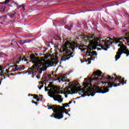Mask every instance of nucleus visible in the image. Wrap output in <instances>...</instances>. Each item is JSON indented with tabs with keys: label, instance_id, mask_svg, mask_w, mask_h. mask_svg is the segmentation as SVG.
Here are the masks:
<instances>
[{
	"label": "nucleus",
	"instance_id": "obj_1",
	"mask_svg": "<svg viewBox=\"0 0 129 129\" xmlns=\"http://www.w3.org/2000/svg\"><path fill=\"white\" fill-rule=\"evenodd\" d=\"M101 74H102V72L98 70L93 73L91 77H89L88 79H87V78L85 79V81H87V80L89 81L86 83H84L83 84L84 87L82 90L85 92L82 96L85 97V96H90V95L91 96H94V95H95V93H97L96 92L97 91V89H96L95 86L97 87H99L96 85H92V83L95 82V81H98L97 84L99 85V84L101 83V82L99 81V80H101L99 79V78L102 77Z\"/></svg>",
	"mask_w": 129,
	"mask_h": 129
},
{
	"label": "nucleus",
	"instance_id": "obj_2",
	"mask_svg": "<svg viewBox=\"0 0 129 129\" xmlns=\"http://www.w3.org/2000/svg\"><path fill=\"white\" fill-rule=\"evenodd\" d=\"M113 75L115 77L112 76L111 78L110 76H108L107 78L102 76V78H100V80H105V79H106V80L109 81L101 82L102 85H104V86L101 87L100 88L99 87H95L96 89L97 90L96 91L97 93H106L109 91V88H111L113 87H117V86H118V84H117V82H119V83L120 82L121 77H117L116 74H113Z\"/></svg>",
	"mask_w": 129,
	"mask_h": 129
},
{
	"label": "nucleus",
	"instance_id": "obj_3",
	"mask_svg": "<svg viewBox=\"0 0 129 129\" xmlns=\"http://www.w3.org/2000/svg\"><path fill=\"white\" fill-rule=\"evenodd\" d=\"M30 58V60L29 62H32L33 64L30 68L28 70V73L31 75H36V73L41 74L42 71H46L47 70L46 67H42L39 69V67H41L43 63L39 57H36L35 54H31L30 56H28Z\"/></svg>",
	"mask_w": 129,
	"mask_h": 129
},
{
	"label": "nucleus",
	"instance_id": "obj_4",
	"mask_svg": "<svg viewBox=\"0 0 129 129\" xmlns=\"http://www.w3.org/2000/svg\"><path fill=\"white\" fill-rule=\"evenodd\" d=\"M88 38L89 39H94L92 40L89 44L88 47H87V51L86 52V56L87 57H91V59L94 61L95 59V56H97V52L93 50H96V42L98 41L99 38L95 37L94 34H89L88 35Z\"/></svg>",
	"mask_w": 129,
	"mask_h": 129
},
{
	"label": "nucleus",
	"instance_id": "obj_5",
	"mask_svg": "<svg viewBox=\"0 0 129 129\" xmlns=\"http://www.w3.org/2000/svg\"><path fill=\"white\" fill-rule=\"evenodd\" d=\"M63 46L66 47V49H71L73 51L72 53L75 52V50H77V49L81 50V52H83L86 50V48H82V46L79 45L77 42H71L69 40H67Z\"/></svg>",
	"mask_w": 129,
	"mask_h": 129
},
{
	"label": "nucleus",
	"instance_id": "obj_6",
	"mask_svg": "<svg viewBox=\"0 0 129 129\" xmlns=\"http://www.w3.org/2000/svg\"><path fill=\"white\" fill-rule=\"evenodd\" d=\"M63 52H65L63 53V56L61 58V61H66V60H69L70 58L73 57V52H71V50L68 49V48L66 49V47L63 45L61 47L60 49L59 50L60 53H63Z\"/></svg>",
	"mask_w": 129,
	"mask_h": 129
},
{
	"label": "nucleus",
	"instance_id": "obj_7",
	"mask_svg": "<svg viewBox=\"0 0 129 129\" xmlns=\"http://www.w3.org/2000/svg\"><path fill=\"white\" fill-rule=\"evenodd\" d=\"M48 96L53 98L54 101H58L59 103H61L63 102V99H62V96L60 94V92H58V90H54L52 92H48Z\"/></svg>",
	"mask_w": 129,
	"mask_h": 129
},
{
	"label": "nucleus",
	"instance_id": "obj_8",
	"mask_svg": "<svg viewBox=\"0 0 129 129\" xmlns=\"http://www.w3.org/2000/svg\"><path fill=\"white\" fill-rule=\"evenodd\" d=\"M64 110H67V109L65 108H63V107L58 105L57 109L54 111V113L55 114H53L54 116H51L52 117H54V118H56L57 119H61V118H63V115L64 112Z\"/></svg>",
	"mask_w": 129,
	"mask_h": 129
},
{
	"label": "nucleus",
	"instance_id": "obj_9",
	"mask_svg": "<svg viewBox=\"0 0 129 129\" xmlns=\"http://www.w3.org/2000/svg\"><path fill=\"white\" fill-rule=\"evenodd\" d=\"M108 39H109V40H107ZM106 40H102V42H104V46H105L106 48H104V46H103V45L99 46V47H101L102 50H104V51H107V49L110 48V46L112 45V43H110V44H108V43L109 42V41L113 40V39H111V38L108 37H107Z\"/></svg>",
	"mask_w": 129,
	"mask_h": 129
},
{
	"label": "nucleus",
	"instance_id": "obj_10",
	"mask_svg": "<svg viewBox=\"0 0 129 129\" xmlns=\"http://www.w3.org/2000/svg\"><path fill=\"white\" fill-rule=\"evenodd\" d=\"M124 51L120 50V49H118L117 52L116 53V55L115 56V61H117L119 58H120V56L123 54Z\"/></svg>",
	"mask_w": 129,
	"mask_h": 129
},
{
	"label": "nucleus",
	"instance_id": "obj_11",
	"mask_svg": "<svg viewBox=\"0 0 129 129\" xmlns=\"http://www.w3.org/2000/svg\"><path fill=\"white\" fill-rule=\"evenodd\" d=\"M48 109H52L53 111L56 110V109H58V105H53L52 106H50L49 105H47Z\"/></svg>",
	"mask_w": 129,
	"mask_h": 129
},
{
	"label": "nucleus",
	"instance_id": "obj_12",
	"mask_svg": "<svg viewBox=\"0 0 129 129\" xmlns=\"http://www.w3.org/2000/svg\"><path fill=\"white\" fill-rule=\"evenodd\" d=\"M14 67H15V66H10L8 69L6 70V72L7 73L9 72H16V70H14Z\"/></svg>",
	"mask_w": 129,
	"mask_h": 129
},
{
	"label": "nucleus",
	"instance_id": "obj_13",
	"mask_svg": "<svg viewBox=\"0 0 129 129\" xmlns=\"http://www.w3.org/2000/svg\"><path fill=\"white\" fill-rule=\"evenodd\" d=\"M17 72H19V71H23V70H25V66H18L17 68H16Z\"/></svg>",
	"mask_w": 129,
	"mask_h": 129
},
{
	"label": "nucleus",
	"instance_id": "obj_14",
	"mask_svg": "<svg viewBox=\"0 0 129 129\" xmlns=\"http://www.w3.org/2000/svg\"><path fill=\"white\" fill-rule=\"evenodd\" d=\"M111 39H113V40H113L112 42H110V43H112V44H114V43H115V44H118V43H119V44H122V42H121L120 41H119V40H118L116 38H111Z\"/></svg>",
	"mask_w": 129,
	"mask_h": 129
},
{
	"label": "nucleus",
	"instance_id": "obj_15",
	"mask_svg": "<svg viewBox=\"0 0 129 129\" xmlns=\"http://www.w3.org/2000/svg\"><path fill=\"white\" fill-rule=\"evenodd\" d=\"M19 60L18 61H16L15 63H16V64H19L20 61H21V60H22V61H26V62L28 61V59H27V58H26V57H23V58H22V57H20L19 58Z\"/></svg>",
	"mask_w": 129,
	"mask_h": 129
},
{
	"label": "nucleus",
	"instance_id": "obj_16",
	"mask_svg": "<svg viewBox=\"0 0 129 129\" xmlns=\"http://www.w3.org/2000/svg\"><path fill=\"white\" fill-rule=\"evenodd\" d=\"M118 50H120V51H126V47H125V45L124 44H122V46L118 49Z\"/></svg>",
	"mask_w": 129,
	"mask_h": 129
},
{
	"label": "nucleus",
	"instance_id": "obj_17",
	"mask_svg": "<svg viewBox=\"0 0 129 129\" xmlns=\"http://www.w3.org/2000/svg\"><path fill=\"white\" fill-rule=\"evenodd\" d=\"M47 88H52L53 90H59V88L57 86H52L51 87H47Z\"/></svg>",
	"mask_w": 129,
	"mask_h": 129
},
{
	"label": "nucleus",
	"instance_id": "obj_18",
	"mask_svg": "<svg viewBox=\"0 0 129 129\" xmlns=\"http://www.w3.org/2000/svg\"><path fill=\"white\" fill-rule=\"evenodd\" d=\"M120 84L122 85H123V84H126V83L124 82V78H122L121 82L118 83V86H120Z\"/></svg>",
	"mask_w": 129,
	"mask_h": 129
},
{
	"label": "nucleus",
	"instance_id": "obj_19",
	"mask_svg": "<svg viewBox=\"0 0 129 129\" xmlns=\"http://www.w3.org/2000/svg\"><path fill=\"white\" fill-rule=\"evenodd\" d=\"M51 55L50 53H47L46 55L43 57V59H48L49 57L51 58Z\"/></svg>",
	"mask_w": 129,
	"mask_h": 129
},
{
	"label": "nucleus",
	"instance_id": "obj_20",
	"mask_svg": "<svg viewBox=\"0 0 129 129\" xmlns=\"http://www.w3.org/2000/svg\"><path fill=\"white\" fill-rule=\"evenodd\" d=\"M65 29H67V30H69V31H71L72 30V28H73V26L72 25L67 26L64 27Z\"/></svg>",
	"mask_w": 129,
	"mask_h": 129
},
{
	"label": "nucleus",
	"instance_id": "obj_21",
	"mask_svg": "<svg viewBox=\"0 0 129 129\" xmlns=\"http://www.w3.org/2000/svg\"><path fill=\"white\" fill-rule=\"evenodd\" d=\"M52 76H55V77H57V75H54V71L52 72V74L51 75H49L48 76V78L49 79H52Z\"/></svg>",
	"mask_w": 129,
	"mask_h": 129
},
{
	"label": "nucleus",
	"instance_id": "obj_22",
	"mask_svg": "<svg viewBox=\"0 0 129 129\" xmlns=\"http://www.w3.org/2000/svg\"><path fill=\"white\" fill-rule=\"evenodd\" d=\"M1 7V11L2 13H4L5 12V10H6V6H0Z\"/></svg>",
	"mask_w": 129,
	"mask_h": 129
},
{
	"label": "nucleus",
	"instance_id": "obj_23",
	"mask_svg": "<svg viewBox=\"0 0 129 129\" xmlns=\"http://www.w3.org/2000/svg\"><path fill=\"white\" fill-rule=\"evenodd\" d=\"M10 75H12V76H14L15 75H14V74L13 73H11L10 75H8V74H6L5 75H3L4 77V79H6V76H8V78H10Z\"/></svg>",
	"mask_w": 129,
	"mask_h": 129
},
{
	"label": "nucleus",
	"instance_id": "obj_24",
	"mask_svg": "<svg viewBox=\"0 0 129 129\" xmlns=\"http://www.w3.org/2000/svg\"><path fill=\"white\" fill-rule=\"evenodd\" d=\"M91 60H93V59H92L91 57L90 58H88V63H87V65L91 64Z\"/></svg>",
	"mask_w": 129,
	"mask_h": 129
},
{
	"label": "nucleus",
	"instance_id": "obj_25",
	"mask_svg": "<svg viewBox=\"0 0 129 129\" xmlns=\"http://www.w3.org/2000/svg\"><path fill=\"white\" fill-rule=\"evenodd\" d=\"M12 66H15V67H13V70H15V72H16V71H17V64H14V65H13Z\"/></svg>",
	"mask_w": 129,
	"mask_h": 129
},
{
	"label": "nucleus",
	"instance_id": "obj_26",
	"mask_svg": "<svg viewBox=\"0 0 129 129\" xmlns=\"http://www.w3.org/2000/svg\"><path fill=\"white\" fill-rule=\"evenodd\" d=\"M54 85H53V82H50L49 83V84H48L47 87H51V86H53Z\"/></svg>",
	"mask_w": 129,
	"mask_h": 129
},
{
	"label": "nucleus",
	"instance_id": "obj_27",
	"mask_svg": "<svg viewBox=\"0 0 129 129\" xmlns=\"http://www.w3.org/2000/svg\"><path fill=\"white\" fill-rule=\"evenodd\" d=\"M15 15H16V13L11 14L10 15V18H14V17H15Z\"/></svg>",
	"mask_w": 129,
	"mask_h": 129
},
{
	"label": "nucleus",
	"instance_id": "obj_28",
	"mask_svg": "<svg viewBox=\"0 0 129 129\" xmlns=\"http://www.w3.org/2000/svg\"><path fill=\"white\" fill-rule=\"evenodd\" d=\"M10 2H11V0H5V5H7L8 4H9V3H10Z\"/></svg>",
	"mask_w": 129,
	"mask_h": 129
},
{
	"label": "nucleus",
	"instance_id": "obj_29",
	"mask_svg": "<svg viewBox=\"0 0 129 129\" xmlns=\"http://www.w3.org/2000/svg\"><path fill=\"white\" fill-rule=\"evenodd\" d=\"M20 8H22V9H23L24 11H25V10H26L25 9V5H20L19 7V9H20Z\"/></svg>",
	"mask_w": 129,
	"mask_h": 129
},
{
	"label": "nucleus",
	"instance_id": "obj_30",
	"mask_svg": "<svg viewBox=\"0 0 129 129\" xmlns=\"http://www.w3.org/2000/svg\"><path fill=\"white\" fill-rule=\"evenodd\" d=\"M62 105L63 106H64V107H67V106H68V107H69V105L68 104V103L63 104Z\"/></svg>",
	"mask_w": 129,
	"mask_h": 129
},
{
	"label": "nucleus",
	"instance_id": "obj_31",
	"mask_svg": "<svg viewBox=\"0 0 129 129\" xmlns=\"http://www.w3.org/2000/svg\"><path fill=\"white\" fill-rule=\"evenodd\" d=\"M43 87H44L43 84L41 85L40 87H39V90H41V89H42V88H43Z\"/></svg>",
	"mask_w": 129,
	"mask_h": 129
},
{
	"label": "nucleus",
	"instance_id": "obj_32",
	"mask_svg": "<svg viewBox=\"0 0 129 129\" xmlns=\"http://www.w3.org/2000/svg\"><path fill=\"white\" fill-rule=\"evenodd\" d=\"M129 50L126 49L125 51H124L123 54H125L126 55L127 53H128Z\"/></svg>",
	"mask_w": 129,
	"mask_h": 129
},
{
	"label": "nucleus",
	"instance_id": "obj_33",
	"mask_svg": "<svg viewBox=\"0 0 129 129\" xmlns=\"http://www.w3.org/2000/svg\"><path fill=\"white\" fill-rule=\"evenodd\" d=\"M48 88H48V87H45V91H50V90L48 89Z\"/></svg>",
	"mask_w": 129,
	"mask_h": 129
},
{
	"label": "nucleus",
	"instance_id": "obj_34",
	"mask_svg": "<svg viewBox=\"0 0 129 129\" xmlns=\"http://www.w3.org/2000/svg\"><path fill=\"white\" fill-rule=\"evenodd\" d=\"M81 37H83V39H85L86 38V36L84 34H81Z\"/></svg>",
	"mask_w": 129,
	"mask_h": 129
},
{
	"label": "nucleus",
	"instance_id": "obj_35",
	"mask_svg": "<svg viewBox=\"0 0 129 129\" xmlns=\"http://www.w3.org/2000/svg\"><path fill=\"white\" fill-rule=\"evenodd\" d=\"M30 41L29 40H25L23 42V44H26V43H29Z\"/></svg>",
	"mask_w": 129,
	"mask_h": 129
},
{
	"label": "nucleus",
	"instance_id": "obj_36",
	"mask_svg": "<svg viewBox=\"0 0 129 129\" xmlns=\"http://www.w3.org/2000/svg\"><path fill=\"white\" fill-rule=\"evenodd\" d=\"M122 44L123 43H120L118 45V47H120V48H121V47H122Z\"/></svg>",
	"mask_w": 129,
	"mask_h": 129
},
{
	"label": "nucleus",
	"instance_id": "obj_37",
	"mask_svg": "<svg viewBox=\"0 0 129 129\" xmlns=\"http://www.w3.org/2000/svg\"><path fill=\"white\" fill-rule=\"evenodd\" d=\"M32 103H34V104H36L37 105L38 104V102H35L34 101H32Z\"/></svg>",
	"mask_w": 129,
	"mask_h": 129
},
{
	"label": "nucleus",
	"instance_id": "obj_38",
	"mask_svg": "<svg viewBox=\"0 0 129 129\" xmlns=\"http://www.w3.org/2000/svg\"><path fill=\"white\" fill-rule=\"evenodd\" d=\"M75 85H77V86H79V85H80L79 83H78L77 81L76 82V83H75Z\"/></svg>",
	"mask_w": 129,
	"mask_h": 129
},
{
	"label": "nucleus",
	"instance_id": "obj_39",
	"mask_svg": "<svg viewBox=\"0 0 129 129\" xmlns=\"http://www.w3.org/2000/svg\"><path fill=\"white\" fill-rule=\"evenodd\" d=\"M125 36H126V37H129V33L127 32V33H125Z\"/></svg>",
	"mask_w": 129,
	"mask_h": 129
},
{
	"label": "nucleus",
	"instance_id": "obj_40",
	"mask_svg": "<svg viewBox=\"0 0 129 129\" xmlns=\"http://www.w3.org/2000/svg\"><path fill=\"white\" fill-rule=\"evenodd\" d=\"M127 30H125V29H123V30H122V32H123V33H125V32H127Z\"/></svg>",
	"mask_w": 129,
	"mask_h": 129
},
{
	"label": "nucleus",
	"instance_id": "obj_41",
	"mask_svg": "<svg viewBox=\"0 0 129 129\" xmlns=\"http://www.w3.org/2000/svg\"><path fill=\"white\" fill-rule=\"evenodd\" d=\"M0 71H3V67L0 66Z\"/></svg>",
	"mask_w": 129,
	"mask_h": 129
},
{
	"label": "nucleus",
	"instance_id": "obj_42",
	"mask_svg": "<svg viewBox=\"0 0 129 129\" xmlns=\"http://www.w3.org/2000/svg\"><path fill=\"white\" fill-rule=\"evenodd\" d=\"M61 79L60 77H58L57 79L55 80V81H56V80H59Z\"/></svg>",
	"mask_w": 129,
	"mask_h": 129
},
{
	"label": "nucleus",
	"instance_id": "obj_43",
	"mask_svg": "<svg viewBox=\"0 0 129 129\" xmlns=\"http://www.w3.org/2000/svg\"><path fill=\"white\" fill-rule=\"evenodd\" d=\"M71 103H72V101H70L68 104H71Z\"/></svg>",
	"mask_w": 129,
	"mask_h": 129
},
{
	"label": "nucleus",
	"instance_id": "obj_44",
	"mask_svg": "<svg viewBox=\"0 0 129 129\" xmlns=\"http://www.w3.org/2000/svg\"><path fill=\"white\" fill-rule=\"evenodd\" d=\"M28 96H34V95L31 94H28Z\"/></svg>",
	"mask_w": 129,
	"mask_h": 129
},
{
	"label": "nucleus",
	"instance_id": "obj_45",
	"mask_svg": "<svg viewBox=\"0 0 129 129\" xmlns=\"http://www.w3.org/2000/svg\"><path fill=\"white\" fill-rule=\"evenodd\" d=\"M34 96H35L36 98H38V97H39V96L38 95H34Z\"/></svg>",
	"mask_w": 129,
	"mask_h": 129
},
{
	"label": "nucleus",
	"instance_id": "obj_46",
	"mask_svg": "<svg viewBox=\"0 0 129 129\" xmlns=\"http://www.w3.org/2000/svg\"><path fill=\"white\" fill-rule=\"evenodd\" d=\"M0 5H5V2H1Z\"/></svg>",
	"mask_w": 129,
	"mask_h": 129
},
{
	"label": "nucleus",
	"instance_id": "obj_47",
	"mask_svg": "<svg viewBox=\"0 0 129 129\" xmlns=\"http://www.w3.org/2000/svg\"><path fill=\"white\" fill-rule=\"evenodd\" d=\"M128 53L126 54V57H128L129 55V51H128Z\"/></svg>",
	"mask_w": 129,
	"mask_h": 129
},
{
	"label": "nucleus",
	"instance_id": "obj_48",
	"mask_svg": "<svg viewBox=\"0 0 129 129\" xmlns=\"http://www.w3.org/2000/svg\"><path fill=\"white\" fill-rule=\"evenodd\" d=\"M101 50V48H97L98 51H100Z\"/></svg>",
	"mask_w": 129,
	"mask_h": 129
},
{
	"label": "nucleus",
	"instance_id": "obj_49",
	"mask_svg": "<svg viewBox=\"0 0 129 129\" xmlns=\"http://www.w3.org/2000/svg\"><path fill=\"white\" fill-rule=\"evenodd\" d=\"M36 101H40V98L36 99Z\"/></svg>",
	"mask_w": 129,
	"mask_h": 129
},
{
	"label": "nucleus",
	"instance_id": "obj_50",
	"mask_svg": "<svg viewBox=\"0 0 129 129\" xmlns=\"http://www.w3.org/2000/svg\"><path fill=\"white\" fill-rule=\"evenodd\" d=\"M122 39H123L122 38H120L118 39V40H119V41H120V40H121Z\"/></svg>",
	"mask_w": 129,
	"mask_h": 129
},
{
	"label": "nucleus",
	"instance_id": "obj_51",
	"mask_svg": "<svg viewBox=\"0 0 129 129\" xmlns=\"http://www.w3.org/2000/svg\"><path fill=\"white\" fill-rule=\"evenodd\" d=\"M81 63H84V62H85V61L82 60H81Z\"/></svg>",
	"mask_w": 129,
	"mask_h": 129
},
{
	"label": "nucleus",
	"instance_id": "obj_52",
	"mask_svg": "<svg viewBox=\"0 0 129 129\" xmlns=\"http://www.w3.org/2000/svg\"><path fill=\"white\" fill-rule=\"evenodd\" d=\"M85 62H88V59H85Z\"/></svg>",
	"mask_w": 129,
	"mask_h": 129
},
{
	"label": "nucleus",
	"instance_id": "obj_53",
	"mask_svg": "<svg viewBox=\"0 0 129 129\" xmlns=\"http://www.w3.org/2000/svg\"><path fill=\"white\" fill-rule=\"evenodd\" d=\"M66 114H68V111H64Z\"/></svg>",
	"mask_w": 129,
	"mask_h": 129
},
{
	"label": "nucleus",
	"instance_id": "obj_54",
	"mask_svg": "<svg viewBox=\"0 0 129 129\" xmlns=\"http://www.w3.org/2000/svg\"><path fill=\"white\" fill-rule=\"evenodd\" d=\"M33 98H34V99H37V97H36L35 96L33 97Z\"/></svg>",
	"mask_w": 129,
	"mask_h": 129
},
{
	"label": "nucleus",
	"instance_id": "obj_55",
	"mask_svg": "<svg viewBox=\"0 0 129 129\" xmlns=\"http://www.w3.org/2000/svg\"><path fill=\"white\" fill-rule=\"evenodd\" d=\"M40 97H42L43 95H39Z\"/></svg>",
	"mask_w": 129,
	"mask_h": 129
},
{
	"label": "nucleus",
	"instance_id": "obj_56",
	"mask_svg": "<svg viewBox=\"0 0 129 129\" xmlns=\"http://www.w3.org/2000/svg\"><path fill=\"white\" fill-rule=\"evenodd\" d=\"M62 79H65V77L63 76V77H62Z\"/></svg>",
	"mask_w": 129,
	"mask_h": 129
},
{
	"label": "nucleus",
	"instance_id": "obj_57",
	"mask_svg": "<svg viewBox=\"0 0 129 129\" xmlns=\"http://www.w3.org/2000/svg\"><path fill=\"white\" fill-rule=\"evenodd\" d=\"M110 43H111V42H110V41H109V42H108V44H110Z\"/></svg>",
	"mask_w": 129,
	"mask_h": 129
},
{
	"label": "nucleus",
	"instance_id": "obj_58",
	"mask_svg": "<svg viewBox=\"0 0 129 129\" xmlns=\"http://www.w3.org/2000/svg\"><path fill=\"white\" fill-rule=\"evenodd\" d=\"M42 100H43V98H41L40 101H42Z\"/></svg>",
	"mask_w": 129,
	"mask_h": 129
},
{
	"label": "nucleus",
	"instance_id": "obj_59",
	"mask_svg": "<svg viewBox=\"0 0 129 129\" xmlns=\"http://www.w3.org/2000/svg\"><path fill=\"white\" fill-rule=\"evenodd\" d=\"M34 55H35L36 56H38V54L37 53H35Z\"/></svg>",
	"mask_w": 129,
	"mask_h": 129
},
{
	"label": "nucleus",
	"instance_id": "obj_60",
	"mask_svg": "<svg viewBox=\"0 0 129 129\" xmlns=\"http://www.w3.org/2000/svg\"><path fill=\"white\" fill-rule=\"evenodd\" d=\"M4 24V22H1V25H3Z\"/></svg>",
	"mask_w": 129,
	"mask_h": 129
},
{
	"label": "nucleus",
	"instance_id": "obj_61",
	"mask_svg": "<svg viewBox=\"0 0 129 129\" xmlns=\"http://www.w3.org/2000/svg\"><path fill=\"white\" fill-rule=\"evenodd\" d=\"M0 76H3V74H0Z\"/></svg>",
	"mask_w": 129,
	"mask_h": 129
},
{
	"label": "nucleus",
	"instance_id": "obj_62",
	"mask_svg": "<svg viewBox=\"0 0 129 129\" xmlns=\"http://www.w3.org/2000/svg\"><path fill=\"white\" fill-rule=\"evenodd\" d=\"M9 7H12L11 5H9Z\"/></svg>",
	"mask_w": 129,
	"mask_h": 129
},
{
	"label": "nucleus",
	"instance_id": "obj_63",
	"mask_svg": "<svg viewBox=\"0 0 129 129\" xmlns=\"http://www.w3.org/2000/svg\"><path fill=\"white\" fill-rule=\"evenodd\" d=\"M78 98H79V97H77L75 99H77Z\"/></svg>",
	"mask_w": 129,
	"mask_h": 129
},
{
	"label": "nucleus",
	"instance_id": "obj_64",
	"mask_svg": "<svg viewBox=\"0 0 129 129\" xmlns=\"http://www.w3.org/2000/svg\"><path fill=\"white\" fill-rule=\"evenodd\" d=\"M74 103H76V101H74Z\"/></svg>",
	"mask_w": 129,
	"mask_h": 129
}]
</instances>
